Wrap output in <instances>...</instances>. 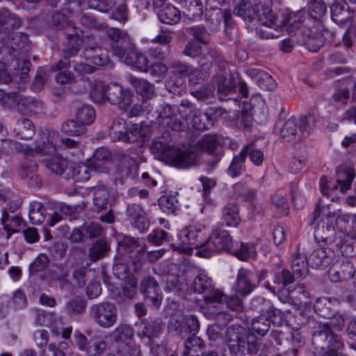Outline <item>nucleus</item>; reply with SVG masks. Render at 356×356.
<instances>
[{"label":"nucleus","instance_id":"obj_8","mask_svg":"<svg viewBox=\"0 0 356 356\" xmlns=\"http://www.w3.org/2000/svg\"><path fill=\"white\" fill-rule=\"evenodd\" d=\"M254 339L255 335L241 325H233L227 328L225 341L232 352L242 354L248 352V346Z\"/></svg>","mask_w":356,"mask_h":356},{"label":"nucleus","instance_id":"obj_51","mask_svg":"<svg viewBox=\"0 0 356 356\" xmlns=\"http://www.w3.org/2000/svg\"><path fill=\"white\" fill-rule=\"evenodd\" d=\"M85 351L88 356H100L106 349V342L101 336H93L89 339Z\"/></svg>","mask_w":356,"mask_h":356},{"label":"nucleus","instance_id":"obj_1","mask_svg":"<svg viewBox=\"0 0 356 356\" xmlns=\"http://www.w3.org/2000/svg\"><path fill=\"white\" fill-rule=\"evenodd\" d=\"M250 308L260 313L251 322L252 330L259 335L264 336L269 331L270 323L275 327H280L284 322V314L275 307L270 300L259 296L252 299Z\"/></svg>","mask_w":356,"mask_h":356},{"label":"nucleus","instance_id":"obj_59","mask_svg":"<svg viewBox=\"0 0 356 356\" xmlns=\"http://www.w3.org/2000/svg\"><path fill=\"white\" fill-rule=\"evenodd\" d=\"M61 130L71 136H81L86 132L87 129L77 120H69L62 124Z\"/></svg>","mask_w":356,"mask_h":356},{"label":"nucleus","instance_id":"obj_62","mask_svg":"<svg viewBox=\"0 0 356 356\" xmlns=\"http://www.w3.org/2000/svg\"><path fill=\"white\" fill-rule=\"evenodd\" d=\"M47 166L52 172L60 175L67 168L68 161L65 158L56 155L47 161Z\"/></svg>","mask_w":356,"mask_h":356},{"label":"nucleus","instance_id":"obj_21","mask_svg":"<svg viewBox=\"0 0 356 356\" xmlns=\"http://www.w3.org/2000/svg\"><path fill=\"white\" fill-rule=\"evenodd\" d=\"M327 341V348L337 351L343 346L340 337L333 334L327 325H323L313 334V343L320 348H324L323 343Z\"/></svg>","mask_w":356,"mask_h":356},{"label":"nucleus","instance_id":"obj_48","mask_svg":"<svg viewBox=\"0 0 356 356\" xmlns=\"http://www.w3.org/2000/svg\"><path fill=\"white\" fill-rule=\"evenodd\" d=\"M159 206L163 212L167 214L177 215L180 204L175 195H162L159 199Z\"/></svg>","mask_w":356,"mask_h":356},{"label":"nucleus","instance_id":"obj_34","mask_svg":"<svg viewBox=\"0 0 356 356\" xmlns=\"http://www.w3.org/2000/svg\"><path fill=\"white\" fill-rule=\"evenodd\" d=\"M204 353L205 343L200 337L192 335L185 341L183 356H203Z\"/></svg>","mask_w":356,"mask_h":356},{"label":"nucleus","instance_id":"obj_52","mask_svg":"<svg viewBox=\"0 0 356 356\" xmlns=\"http://www.w3.org/2000/svg\"><path fill=\"white\" fill-rule=\"evenodd\" d=\"M185 282L186 278L184 277L168 275L166 278L165 289L168 291L187 292L189 290V286Z\"/></svg>","mask_w":356,"mask_h":356},{"label":"nucleus","instance_id":"obj_38","mask_svg":"<svg viewBox=\"0 0 356 356\" xmlns=\"http://www.w3.org/2000/svg\"><path fill=\"white\" fill-rule=\"evenodd\" d=\"M222 220L229 227H237L241 222L239 207L235 202L225 205L222 210Z\"/></svg>","mask_w":356,"mask_h":356},{"label":"nucleus","instance_id":"obj_10","mask_svg":"<svg viewBox=\"0 0 356 356\" xmlns=\"http://www.w3.org/2000/svg\"><path fill=\"white\" fill-rule=\"evenodd\" d=\"M254 273L247 268H241L236 275V291L241 296L250 294L258 285L268 277V271L261 269L256 273L254 279Z\"/></svg>","mask_w":356,"mask_h":356},{"label":"nucleus","instance_id":"obj_3","mask_svg":"<svg viewBox=\"0 0 356 356\" xmlns=\"http://www.w3.org/2000/svg\"><path fill=\"white\" fill-rule=\"evenodd\" d=\"M272 1L260 0L258 4L242 1L234 9V14L241 17L245 22H257L266 27L275 26L276 17L272 13Z\"/></svg>","mask_w":356,"mask_h":356},{"label":"nucleus","instance_id":"obj_44","mask_svg":"<svg viewBox=\"0 0 356 356\" xmlns=\"http://www.w3.org/2000/svg\"><path fill=\"white\" fill-rule=\"evenodd\" d=\"M157 15L162 23L170 25L177 24L181 19L179 10L172 5H167L160 9L157 13Z\"/></svg>","mask_w":356,"mask_h":356},{"label":"nucleus","instance_id":"obj_29","mask_svg":"<svg viewBox=\"0 0 356 356\" xmlns=\"http://www.w3.org/2000/svg\"><path fill=\"white\" fill-rule=\"evenodd\" d=\"M282 296L284 299L281 300L283 302L291 300L296 305L307 304L309 300V292L303 285L296 287L289 286Z\"/></svg>","mask_w":356,"mask_h":356},{"label":"nucleus","instance_id":"obj_17","mask_svg":"<svg viewBox=\"0 0 356 356\" xmlns=\"http://www.w3.org/2000/svg\"><path fill=\"white\" fill-rule=\"evenodd\" d=\"M169 155L168 163L179 169L197 166L200 159V152L194 147L184 150L175 148L172 154Z\"/></svg>","mask_w":356,"mask_h":356},{"label":"nucleus","instance_id":"obj_63","mask_svg":"<svg viewBox=\"0 0 356 356\" xmlns=\"http://www.w3.org/2000/svg\"><path fill=\"white\" fill-rule=\"evenodd\" d=\"M86 302L79 297H76L67 302L65 309L66 313L71 316L81 314L86 309Z\"/></svg>","mask_w":356,"mask_h":356},{"label":"nucleus","instance_id":"obj_6","mask_svg":"<svg viewBox=\"0 0 356 356\" xmlns=\"http://www.w3.org/2000/svg\"><path fill=\"white\" fill-rule=\"evenodd\" d=\"M188 291L204 294V300L207 303L221 302L225 296L220 290L215 289L213 280L204 271L198 272L191 284Z\"/></svg>","mask_w":356,"mask_h":356},{"label":"nucleus","instance_id":"obj_49","mask_svg":"<svg viewBox=\"0 0 356 356\" xmlns=\"http://www.w3.org/2000/svg\"><path fill=\"white\" fill-rule=\"evenodd\" d=\"M76 119L84 127L90 125L96 118V113L93 107L89 104H83L76 111Z\"/></svg>","mask_w":356,"mask_h":356},{"label":"nucleus","instance_id":"obj_37","mask_svg":"<svg viewBox=\"0 0 356 356\" xmlns=\"http://www.w3.org/2000/svg\"><path fill=\"white\" fill-rule=\"evenodd\" d=\"M220 251L225 250L230 252L232 248V238L225 229L216 227L212 231L210 236Z\"/></svg>","mask_w":356,"mask_h":356},{"label":"nucleus","instance_id":"obj_5","mask_svg":"<svg viewBox=\"0 0 356 356\" xmlns=\"http://www.w3.org/2000/svg\"><path fill=\"white\" fill-rule=\"evenodd\" d=\"M112 338L117 355L141 356L139 346L130 344L134 337L133 328L127 324L119 325L112 332Z\"/></svg>","mask_w":356,"mask_h":356},{"label":"nucleus","instance_id":"obj_33","mask_svg":"<svg viewBox=\"0 0 356 356\" xmlns=\"http://www.w3.org/2000/svg\"><path fill=\"white\" fill-rule=\"evenodd\" d=\"M230 253L238 259L243 261H248L250 259H256L257 257L256 244L254 242H240L239 246L237 244L235 248L234 245L232 246Z\"/></svg>","mask_w":356,"mask_h":356},{"label":"nucleus","instance_id":"obj_40","mask_svg":"<svg viewBox=\"0 0 356 356\" xmlns=\"http://www.w3.org/2000/svg\"><path fill=\"white\" fill-rule=\"evenodd\" d=\"M184 316L181 312H176L171 316L168 324V333L173 336L185 337L186 329L185 327Z\"/></svg>","mask_w":356,"mask_h":356},{"label":"nucleus","instance_id":"obj_57","mask_svg":"<svg viewBox=\"0 0 356 356\" xmlns=\"http://www.w3.org/2000/svg\"><path fill=\"white\" fill-rule=\"evenodd\" d=\"M194 116L192 118L193 126L197 130H208L213 126V122L209 115L208 111L201 112L195 110Z\"/></svg>","mask_w":356,"mask_h":356},{"label":"nucleus","instance_id":"obj_15","mask_svg":"<svg viewBox=\"0 0 356 356\" xmlns=\"http://www.w3.org/2000/svg\"><path fill=\"white\" fill-rule=\"evenodd\" d=\"M296 277L289 269L278 268L272 273V277L264 282V287L269 291L279 293L282 300L283 294L287 291L288 286L295 281Z\"/></svg>","mask_w":356,"mask_h":356},{"label":"nucleus","instance_id":"obj_46","mask_svg":"<svg viewBox=\"0 0 356 356\" xmlns=\"http://www.w3.org/2000/svg\"><path fill=\"white\" fill-rule=\"evenodd\" d=\"M130 82L137 93L146 99H151L155 95L154 84L148 81L136 77L131 78Z\"/></svg>","mask_w":356,"mask_h":356},{"label":"nucleus","instance_id":"obj_31","mask_svg":"<svg viewBox=\"0 0 356 356\" xmlns=\"http://www.w3.org/2000/svg\"><path fill=\"white\" fill-rule=\"evenodd\" d=\"M332 20L339 26L346 24L351 18L349 6L346 3L334 2L330 6Z\"/></svg>","mask_w":356,"mask_h":356},{"label":"nucleus","instance_id":"obj_16","mask_svg":"<svg viewBox=\"0 0 356 356\" xmlns=\"http://www.w3.org/2000/svg\"><path fill=\"white\" fill-rule=\"evenodd\" d=\"M109 135L113 142H134L138 139V136H141L140 128L135 124L128 129L124 119L118 118L115 119L110 126Z\"/></svg>","mask_w":356,"mask_h":356},{"label":"nucleus","instance_id":"obj_39","mask_svg":"<svg viewBox=\"0 0 356 356\" xmlns=\"http://www.w3.org/2000/svg\"><path fill=\"white\" fill-rule=\"evenodd\" d=\"M138 167L121 162L116 167L115 181L123 184L127 180H133L138 176Z\"/></svg>","mask_w":356,"mask_h":356},{"label":"nucleus","instance_id":"obj_26","mask_svg":"<svg viewBox=\"0 0 356 356\" xmlns=\"http://www.w3.org/2000/svg\"><path fill=\"white\" fill-rule=\"evenodd\" d=\"M214 83L218 89V94L221 100H227L228 95L233 94L236 88L237 82L232 76L229 79L222 73L217 74L214 78Z\"/></svg>","mask_w":356,"mask_h":356},{"label":"nucleus","instance_id":"obj_27","mask_svg":"<svg viewBox=\"0 0 356 356\" xmlns=\"http://www.w3.org/2000/svg\"><path fill=\"white\" fill-rule=\"evenodd\" d=\"M334 252L330 249L320 248L314 250L308 259L312 268H324L331 264Z\"/></svg>","mask_w":356,"mask_h":356},{"label":"nucleus","instance_id":"obj_35","mask_svg":"<svg viewBox=\"0 0 356 356\" xmlns=\"http://www.w3.org/2000/svg\"><path fill=\"white\" fill-rule=\"evenodd\" d=\"M282 24L287 26L286 31L288 33L293 32L294 29H297L300 24L305 20V11L300 10L297 12H292L286 10L282 13Z\"/></svg>","mask_w":356,"mask_h":356},{"label":"nucleus","instance_id":"obj_19","mask_svg":"<svg viewBox=\"0 0 356 356\" xmlns=\"http://www.w3.org/2000/svg\"><path fill=\"white\" fill-rule=\"evenodd\" d=\"M3 43L8 49L13 50L11 57L13 58H20L23 52H26L29 48V37L26 33L22 32H5Z\"/></svg>","mask_w":356,"mask_h":356},{"label":"nucleus","instance_id":"obj_36","mask_svg":"<svg viewBox=\"0 0 356 356\" xmlns=\"http://www.w3.org/2000/svg\"><path fill=\"white\" fill-rule=\"evenodd\" d=\"M93 204L98 211L106 210L110 205V193L106 186L97 184L92 188Z\"/></svg>","mask_w":356,"mask_h":356},{"label":"nucleus","instance_id":"obj_28","mask_svg":"<svg viewBox=\"0 0 356 356\" xmlns=\"http://www.w3.org/2000/svg\"><path fill=\"white\" fill-rule=\"evenodd\" d=\"M309 266H310L307 254L300 252L294 253L291 260V268L293 270V275L296 279H302L309 273Z\"/></svg>","mask_w":356,"mask_h":356},{"label":"nucleus","instance_id":"obj_32","mask_svg":"<svg viewBox=\"0 0 356 356\" xmlns=\"http://www.w3.org/2000/svg\"><path fill=\"white\" fill-rule=\"evenodd\" d=\"M355 272L353 263L346 261L342 262L338 269L332 268L329 272V276L332 282H343L353 278Z\"/></svg>","mask_w":356,"mask_h":356},{"label":"nucleus","instance_id":"obj_47","mask_svg":"<svg viewBox=\"0 0 356 356\" xmlns=\"http://www.w3.org/2000/svg\"><path fill=\"white\" fill-rule=\"evenodd\" d=\"M14 131L19 138L27 140L32 138L35 131L32 121L22 118L17 121Z\"/></svg>","mask_w":356,"mask_h":356},{"label":"nucleus","instance_id":"obj_53","mask_svg":"<svg viewBox=\"0 0 356 356\" xmlns=\"http://www.w3.org/2000/svg\"><path fill=\"white\" fill-rule=\"evenodd\" d=\"M248 152V149H243L239 154L234 156L227 169V174L230 177H236L241 174Z\"/></svg>","mask_w":356,"mask_h":356},{"label":"nucleus","instance_id":"obj_7","mask_svg":"<svg viewBox=\"0 0 356 356\" xmlns=\"http://www.w3.org/2000/svg\"><path fill=\"white\" fill-rule=\"evenodd\" d=\"M3 191L7 193V195L1 193V200H3L4 202L7 200L10 201L9 205L6 204L3 207L1 212V225H3V228L6 232V238L8 239L17 231L16 228L21 225L22 218L17 214L10 215L17 210L20 207V204L18 201L13 200L14 195L13 193L6 190Z\"/></svg>","mask_w":356,"mask_h":356},{"label":"nucleus","instance_id":"obj_56","mask_svg":"<svg viewBox=\"0 0 356 356\" xmlns=\"http://www.w3.org/2000/svg\"><path fill=\"white\" fill-rule=\"evenodd\" d=\"M273 349V343L270 341L261 342L255 336V339L252 340L248 346V353L258 356H268Z\"/></svg>","mask_w":356,"mask_h":356},{"label":"nucleus","instance_id":"obj_54","mask_svg":"<svg viewBox=\"0 0 356 356\" xmlns=\"http://www.w3.org/2000/svg\"><path fill=\"white\" fill-rule=\"evenodd\" d=\"M21 25V20L17 16L8 9H1V33L3 30L9 32V29H17Z\"/></svg>","mask_w":356,"mask_h":356},{"label":"nucleus","instance_id":"obj_41","mask_svg":"<svg viewBox=\"0 0 356 356\" xmlns=\"http://www.w3.org/2000/svg\"><path fill=\"white\" fill-rule=\"evenodd\" d=\"M110 244L107 241L99 239L92 244L88 251V258L92 262H97L104 258L110 251Z\"/></svg>","mask_w":356,"mask_h":356},{"label":"nucleus","instance_id":"obj_60","mask_svg":"<svg viewBox=\"0 0 356 356\" xmlns=\"http://www.w3.org/2000/svg\"><path fill=\"white\" fill-rule=\"evenodd\" d=\"M200 245L199 247L195 248L197 249L196 254L200 257L209 258L213 254L220 252L211 236L204 243L203 240L201 241Z\"/></svg>","mask_w":356,"mask_h":356},{"label":"nucleus","instance_id":"obj_64","mask_svg":"<svg viewBox=\"0 0 356 356\" xmlns=\"http://www.w3.org/2000/svg\"><path fill=\"white\" fill-rule=\"evenodd\" d=\"M149 347L150 353L152 356H176L175 353L168 347V343L163 341L159 343L157 340L146 345Z\"/></svg>","mask_w":356,"mask_h":356},{"label":"nucleus","instance_id":"obj_55","mask_svg":"<svg viewBox=\"0 0 356 356\" xmlns=\"http://www.w3.org/2000/svg\"><path fill=\"white\" fill-rule=\"evenodd\" d=\"M29 217L33 225L42 224L46 218L44 205L39 202H33L29 205Z\"/></svg>","mask_w":356,"mask_h":356},{"label":"nucleus","instance_id":"obj_20","mask_svg":"<svg viewBox=\"0 0 356 356\" xmlns=\"http://www.w3.org/2000/svg\"><path fill=\"white\" fill-rule=\"evenodd\" d=\"M355 178V172L353 170L348 169L339 172L337 174V185H334L333 188L330 187L329 182L325 177H322L320 179V188L323 195L326 197L331 196V193L334 189L337 188H340L342 193H345L348 189L350 188L351 184Z\"/></svg>","mask_w":356,"mask_h":356},{"label":"nucleus","instance_id":"obj_18","mask_svg":"<svg viewBox=\"0 0 356 356\" xmlns=\"http://www.w3.org/2000/svg\"><path fill=\"white\" fill-rule=\"evenodd\" d=\"M139 290L148 304L155 308L161 306L163 299L162 292L159 283L153 277L150 275L144 277L140 283Z\"/></svg>","mask_w":356,"mask_h":356},{"label":"nucleus","instance_id":"obj_58","mask_svg":"<svg viewBox=\"0 0 356 356\" xmlns=\"http://www.w3.org/2000/svg\"><path fill=\"white\" fill-rule=\"evenodd\" d=\"M251 74L257 78V83L261 88L267 90H273L275 88L277 83L269 74L258 70H253Z\"/></svg>","mask_w":356,"mask_h":356},{"label":"nucleus","instance_id":"obj_25","mask_svg":"<svg viewBox=\"0 0 356 356\" xmlns=\"http://www.w3.org/2000/svg\"><path fill=\"white\" fill-rule=\"evenodd\" d=\"M314 238L319 243L331 244L335 241L336 231L334 225L328 220H321L314 227Z\"/></svg>","mask_w":356,"mask_h":356},{"label":"nucleus","instance_id":"obj_11","mask_svg":"<svg viewBox=\"0 0 356 356\" xmlns=\"http://www.w3.org/2000/svg\"><path fill=\"white\" fill-rule=\"evenodd\" d=\"M89 312L95 322L103 328H110L117 321L118 310L113 302L105 301L94 304Z\"/></svg>","mask_w":356,"mask_h":356},{"label":"nucleus","instance_id":"obj_9","mask_svg":"<svg viewBox=\"0 0 356 356\" xmlns=\"http://www.w3.org/2000/svg\"><path fill=\"white\" fill-rule=\"evenodd\" d=\"M165 324L160 318H143L135 323L136 335L146 346L158 340L162 335Z\"/></svg>","mask_w":356,"mask_h":356},{"label":"nucleus","instance_id":"obj_22","mask_svg":"<svg viewBox=\"0 0 356 356\" xmlns=\"http://www.w3.org/2000/svg\"><path fill=\"white\" fill-rule=\"evenodd\" d=\"M126 220L140 233L147 232L149 227L145 211L137 204H129L126 209Z\"/></svg>","mask_w":356,"mask_h":356},{"label":"nucleus","instance_id":"obj_43","mask_svg":"<svg viewBox=\"0 0 356 356\" xmlns=\"http://www.w3.org/2000/svg\"><path fill=\"white\" fill-rule=\"evenodd\" d=\"M43 103L33 98H24L18 102V111L24 115H38L42 112Z\"/></svg>","mask_w":356,"mask_h":356},{"label":"nucleus","instance_id":"obj_23","mask_svg":"<svg viewBox=\"0 0 356 356\" xmlns=\"http://www.w3.org/2000/svg\"><path fill=\"white\" fill-rule=\"evenodd\" d=\"M204 226L199 223H193L180 230L177 237L182 245H189L191 248L199 247L200 243L202 241L204 234L203 232Z\"/></svg>","mask_w":356,"mask_h":356},{"label":"nucleus","instance_id":"obj_30","mask_svg":"<svg viewBox=\"0 0 356 356\" xmlns=\"http://www.w3.org/2000/svg\"><path fill=\"white\" fill-rule=\"evenodd\" d=\"M86 60L96 65L103 66L109 61L108 51L106 49L95 46L87 47L84 52Z\"/></svg>","mask_w":356,"mask_h":356},{"label":"nucleus","instance_id":"obj_12","mask_svg":"<svg viewBox=\"0 0 356 356\" xmlns=\"http://www.w3.org/2000/svg\"><path fill=\"white\" fill-rule=\"evenodd\" d=\"M107 36L111 40L113 54L122 62L135 48L127 33L119 29L111 28L107 31Z\"/></svg>","mask_w":356,"mask_h":356},{"label":"nucleus","instance_id":"obj_14","mask_svg":"<svg viewBox=\"0 0 356 356\" xmlns=\"http://www.w3.org/2000/svg\"><path fill=\"white\" fill-rule=\"evenodd\" d=\"M197 149L207 152L212 156L207 159V170H213L222 156V149L220 147V138L216 134L206 135L197 143Z\"/></svg>","mask_w":356,"mask_h":356},{"label":"nucleus","instance_id":"obj_13","mask_svg":"<svg viewBox=\"0 0 356 356\" xmlns=\"http://www.w3.org/2000/svg\"><path fill=\"white\" fill-rule=\"evenodd\" d=\"M19 58H13L8 67L1 62V83H8L17 81L19 76V81L26 82L29 80V72L32 66L30 60H24L22 66L20 67Z\"/></svg>","mask_w":356,"mask_h":356},{"label":"nucleus","instance_id":"obj_61","mask_svg":"<svg viewBox=\"0 0 356 356\" xmlns=\"http://www.w3.org/2000/svg\"><path fill=\"white\" fill-rule=\"evenodd\" d=\"M64 29L65 35H66L68 41V44L81 46L84 37L83 31L79 28L74 26L72 22L71 25L66 26Z\"/></svg>","mask_w":356,"mask_h":356},{"label":"nucleus","instance_id":"obj_45","mask_svg":"<svg viewBox=\"0 0 356 356\" xmlns=\"http://www.w3.org/2000/svg\"><path fill=\"white\" fill-rule=\"evenodd\" d=\"M122 62L131 67L145 72L147 70L149 60L143 54L137 52L134 48Z\"/></svg>","mask_w":356,"mask_h":356},{"label":"nucleus","instance_id":"obj_4","mask_svg":"<svg viewBox=\"0 0 356 356\" xmlns=\"http://www.w3.org/2000/svg\"><path fill=\"white\" fill-rule=\"evenodd\" d=\"M41 143L31 147L26 145H17L11 143V145L19 149L25 155L35 156L36 155H44L54 152L61 145L63 138L56 130L44 129L40 132Z\"/></svg>","mask_w":356,"mask_h":356},{"label":"nucleus","instance_id":"obj_42","mask_svg":"<svg viewBox=\"0 0 356 356\" xmlns=\"http://www.w3.org/2000/svg\"><path fill=\"white\" fill-rule=\"evenodd\" d=\"M336 300L327 297L318 298L314 304V312L324 318H330L333 316L335 310L333 308Z\"/></svg>","mask_w":356,"mask_h":356},{"label":"nucleus","instance_id":"obj_2","mask_svg":"<svg viewBox=\"0 0 356 356\" xmlns=\"http://www.w3.org/2000/svg\"><path fill=\"white\" fill-rule=\"evenodd\" d=\"M90 98L97 104L106 102L116 105L120 109L129 107L132 102L134 95L128 90L124 89L118 83L105 84L102 81L95 82L90 92Z\"/></svg>","mask_w":356,"mask_h":356},{"label":"nucleus","instance_id":"obj_24","mask_svg":"<svg viewBox=\"0 0 356 356\" xmlns=\"http://www.w3.org/2000/svg\"><path fill=\"white\" fill-rule=\"evenodd\" d=\"M171 136L168 131H165L161 136L154 138L151 146V152L158 159L168 162L170 155L175 147L170 145Z\"/></svg>","mask_w":356,"mask_h":356},{"label":"nucleus","instance_id":"obj_50","mask_svg":"<svg viewBox=\"0 0 356 356\" xmlns=\"http://www.w3.org/2000/svg\"><path fill=\"white\" fill-rule=\"evenodd\" d=\"M298 122L295 117H291L280 128V136L286 141H293L298 134Z\"/></svg>","mask_w":356,"mask_h":356}]
</instances>
